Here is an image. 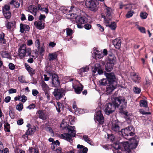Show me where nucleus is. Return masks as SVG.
Returning a JSON list of instances; mask_svg holds the SVG:
<instances>
[{"mask_svg":"<svg viewBox=\"0 0 153 153\" xmlns=\"http://www.w3.org/2000/svg\"><path fill=\"white\" fill-rule=\"evenodd\" d=\"M3 13L4 16L6 19H9L10 18L11 14L10 12H5L3 11Z\"/></svg>","mask_w":153,"mask_h":153,"instance_id":"42","label":"nucleus"},{"mask_svg":"<svg viewBox=\"0 0 153 153\" xmlns=\"http://www.w3.org/2000/svg\"><path fill=\"white\" fill-rule=\"evenodd\" d=\"M22 4V0H12L10 3L11 5H13L16 8H18L20 6V4Z\"/></svg>","mask_w":153,"mask_h":153,"instance_id":"19","label":"nucleus"},{"mask_svg":"<svg viewBox=\"0 0 153 153\" xmlns=\"http://www.w3.org/2000/svg\"><path fill=\"white\" fill-rule=\"evenodd\" d=\"M29 153H39L38 150L32 148H29Z\"/></svg>","mask_w":153,"mask_h":153,"instance_id":"45","label":"nucleus"},{"mask_svg":"<svg viewBox=\"0 0 153 153\" xmlns=\"http://www.w3.org/2000/svg\"><path fill=\"white\" fill-rule=\"evenodd\" d=\"M68 10L66 7L65 6H62L59 9V11H58V15L59 14V18H62V16L63 14H65L67 12Z\"/></svg>","mask_w":153,"mask_h":153,"instance_id":"18","label":"nucleus"},{"mask_svg":"<svg viewBox=\"0 0 153 153\" xmlns=\"http://www.w3.org/2000/svg\"><path fill=\"white\" fill-rule=\"evenodd\" d=\"M10 10V6L8 5H5L4 6L3 8V11L5 12H9L8 11Z\"/></svg>","mask_w":153,"mask_h":153,"instance_id":"54","label":"nucleus"},{"mask_svg":"<svg viewBox=\"0 0 153 153\" xmlns=\"http://www.w3.org/2000/svg\"><path fill=\"white\" fill-rule=\"evenodd\" d=\"M106 26L109 27L112 30H115L117 27L116 23L114 22H111L110 24L106 25Z\"/></svg>","mask_w":153,"mask_h":153,"instance_id":"33","label":"nucleus"},{"mask_svg":"<svg viewBox=\"0 0 153 153\" xmlns=\"http://www.w3.org/2000/svg\"><path fill=\"white\" fill-rule=\"evenodd\" d=\"M94 119L98 121L99 124H102L104 122V117L101 110L97 111L95 113Z\"/></svg>","mask_w":153,"mask_h":153,"instance_id":"11","label":"nucleus"},{"mask_svg":"<svg viewBox=\"0 0 153 153\" xmlns=\"http://www.w3.org/2000/svg\"><path fill=\"white\" fill-rule=\"evenodd\" d=\"M69 121L70 122V124L71 125H73L74 124V120L73 119L72 117L71 116H69Z\"/></svg>","mask_w":153,"mask_h":153,"instance_id":"62","label":"nucleus"},{"mask_svg":"<svg viewBox=\"0 0 153 153\" xmlns=\"http://www.w3.org/2000/svg\"><path fill=\"white\" fill-rule=\"evenodd\" d=\"M35 45L37 47L38 49L40 48V42H39V39H37L36 40L35 42Z\"/></svg>","mask_w":153,"mask_h":153,"instance_id":"53","label":"nucleus"},{"mask_svg":"<svg viewBox=\"0 0 153 153\" xmlns=\"http://www.w3.org/2000/svg\"><path fill=\"white\" fill-rule=\"evenodd\" d=\"M133 90L134 92L137 94H140L141 91V89L137 87H134Z\"/></svg>","mask_w":153,"mask_h":153,"instance_id":"46","label":"nucleus"},{"mask_svg":"<svg viewBox=\"0 0 153 153\" xmlns=\"http://www.w3.org/2000/svg\"><path fill=\"white\" fill-rule=\"evenodd\" d=\"M42 4H38L37 7V8L38 10H39L43 12H45L46 13H48V9L46 7H44Z\"/></svg>","mask_w":153,"mask_h":153,"instance_id":"28","label":"nucleus"},{"mask_svg":"<svg viewBox=\"0 0 153 153\" xmlns=\"http://www.w3.org/2000/svg\"><path fill=\"white\" fill-rule=\"evenodd\" d=\"M138 143V140L134 138L130 143L128 142H122L121 144L126 152L131 153V150L135 149L137 146Z\"/></svg>","mask_w":153,"mask_h":153,"instance_id":"2","label":"nucleus"},{"mask_svg":"<svg viewBox=\"0 0 153 153\" xmlns=\"http://www.w3.org/2000/svg\"><path fill=\"white\" fill-rule=\"evenodd\" d=\"M58 84H59V86H58V88L60 84V82L59 80V77H58ZM65 91L64 89L62 88H60L59 89L58 88V99H60L63 96H64L65 94Z\"/></svg>","mask_w":153,"mask_h":153,"instance_id":"17","label":"nucleus"},{"mask_svg":"<svg viewBox=\"0 0 153 153\" xmlns=\"http://www.w3.org/2000/svg\"><path fill=\"white\" fill-rule=\"evenodd\" d=\"M134 128L132 126H131L125 128L121 130L120 132V134H121L124 138L128 139L129 136H132L134 134Z\"/></svg>","mask_w":153,"mask_h":153,"instance_id":"5","label":"nucleus"},{"mask_svg":"<svg viewBox=\"0 0 153 153\" xmlns=\"http://www.w3.org/2000/svg\"><path fill=\"white\" fill-rule=\"evenodd\" d=\"M23 104L19 103L16 106V109L18 111H22L23 109Z\"/></svg>","mask_w":153,"mask_h":153,"instance_id":"51","label":"nucleus"},{"mask_svg":"<svg viewBox=\"0 0 153 153\" xmlns=\"http://www.w3.org/2000/svg\"><path fill=\"white\" fill-rule=\"evenodd\" d=\"M105 108L104 111L105 114L109 115L115 111L116 107L113 102H112L108 103L105 105Z\"/></svg>","mask_w":153,"mask_h":153,"instance_id":"8","label":"nucleus"},{"mask_svg":"<svg viewBox=\"0 0 153 153\" xmlns=\"http://www.w3.org/2000/svg\"><path fill=\"white\" fill-rule=\"evenodd\" d=\"M76 20L77 27L79 28H82L83 27L82 25L88 22V19L85 16H77L76 18Z\"/></svg>","mask_w":153,"mask_h":153,"instance_id":"9","label":"nucleus"},{"mask_svg":"<svg viewBox=\"0 0 153 153\" xmlns=\"http://www.w3.org/2000/svg\"><path fill=\"white\" fill-rule=\"evenodd\" d=\"M113 102L116 107L118 108L120 110L123 111L124 109L126 108L127 100L123 96H119L115 97Z\"/></svg>","mask_w":153,"mask_h":153,"instance_id":"3","label":"nucleus"},{"mask_svg":"<svg viewBox=\"0 0 153 153\" xmlns=\"http://www.w3.org/2000/svg\"><path fill=\"white\" fill-rule=\"evenodd\" d=\"M36 128L34 127L29 128L26 131V134H27L31 135L35 131Z\"/></svg>","mask_w":153,"mask_h":153,"instance_id":"40","label":"nucleus"},{"mask_svg":"<svg viewBox=\"0 0 153 153\" xmlns=\"http://www.w3.org/2000/svg\"><path fill=\"white\" fill-rule=\"evenodd\" d=\"M134 11V10H130L128 12L126 15V16L127 18H129L132 16Z\"/></svg>","mask_w":153,"mask_h":153,"instance_id":"48","label":"nucleus"},{"mask_svg":"<svg viewBox=\"0 0 153 153\" xmlns=\"http://www.w3.org/2000/svg\"><path fill=\"white\" fill-rule=\"evenodd\" d=\"M7 23L5 24L6 27L8 30H11V28L15 27L16 22L14 21L8 22L7 21Z\"/></svg>","mask_w":153,"mask_h":153,"instance_id":"24","label":"nucleus"},{"mask_svg":"<svg viewBox=\"0 0 153 153\" xmlns=\"http://www.w3.org/2000/svg\"><path fill=\"white\" fill-rule=\"evenodd\" d=\"M106 8L105 9V12L106 13V16L107 17H111V9L109 7H108L105 5Z\"/></svg>","mask_w":153,"mask_h":153,"instance_id":"30","label":"nucleus"},{"mask_svg":"<svg viewBox=\"0 0 153 153\" xmlns=\"http://www.w3.org/2000/svg\"><path fill=\"white\" fill-rule=\"evenodd\" d=\"M18 79L19 81L21 83H23L24 82H26L25 81V78L22 76H20L18 77Z\"/></svg>","mask_w":153,"mask_h":153,"instance_id":"55","label":"nucleus"},{"mask_svg":"<svg viewBox=\"0 0 153 153\" xmlns=\"http://www.w3.org/2000/svg\"><path fill=\"white\" fill-rule=\"evenodd\" d=\"M66 34L67 36L70 37V39L72 38V36L73 33V30L71 28L68 27L66 29Z\"/></svg>","mask_w":153,"mask_h":153,"instance_id":"31","label":"nucleus"},{"mask_svg":"<svg viewBox=\"0 0 153 153\" xmlns=\"http://www.w3.org/2000/svg\"><path fill=\"white\" fill-rule=\"evenodd\" d=\"M73 88L75 92L77 94H80L83 90V86L81 85V87L77 85H73Z\"/></svg>","mask_w":153,"mask_h":153,"instance_id":"21","label":"nucleus"},{"mask_svg":"<svg viewBox=\"0 0 153 153\" xmlns=\"http://www.w3.org/2000/svg\"><path fill=\"white\" fill-rule=\"evenodd\" d=\"M33 95L34 96H36L39 93L38 91L36 89H33L32 91Z\"/></svg>","mask_w":153,"mask_h":153,"instance_id":"63","label":"nucleus"},{"mask_svg":"<svg viewBox=\"0 0 153 153\" xmlns=\"http://www.w3.org/2000/svg\"><path fill=\"white\" fill-rule=\"evenodd\" d=\"M37 113L39 118L43 120H45L46 119V115L43 111L39 110L37 111Z\"/></svg>","mask_w":153,"mask_h":153,"instance_id":"23","label":"nucleus"},{"mask_svg":"<svg viewBox=\"0 0 153 153\" xmlns=\"http://www.w3.org/2000/svg\"><path fill=\"white\" fill-rule=\"evenodd\" d=\"M25 66L26 70L31 76H33L35 73V70L31 68L28 64L25 63Z\"/></svg>","mask_w":153,"mask_h":153,"instance_id":"20","label":"nucleus"},{"mask_svg":"<svg viewBox=\"0 0 153 153\" xmlns=\"http://www.w3.org/2000/svg\"><path fill=\"white\" fill-rule=\"evenodd\" d=\"M119 124V122L118 121L115 120L113 121L112 123L111 129L113 132L114 131L116 133H118L120 134V129Z\"/></svg>","mask_w":153,"mask_h":153,"instance_id":"12","label":"nucleus"},{"mask_svg":"<svg viewBox=\"0 0 153 153\" xmlns=\"http://www.w3.org/2000/svg\"><path fill=\"white\" fill-rule=\"evenodd\" d=\"M83 138L84 140L88 144L91 145L93 143V141L88 136L84 135L83 136Z\"/></svg>","mask_w":153,"mask_h":153,"instance_id":"34","label":"nucleus"},{"mask_svg":"<svg viewBox=\"0 0 153 153\" xmlns=\"http://www.w3.org/2000/svg\"><path fill=\"white\" fill-rule=\"evenodd\" d=\"M109 84L107 85L106 87V91L108 93L110 94L116 88L117 83L114 85V83H108Z\"/></svg>","mask_w":153,"mask_h":153,"instance_id":"15","label":"nucleus"},{"mask_svg":"<svg viewBox=\"0 0 153 153\" xmlns=\"http://www.w3.org/2000/svg\"><path fill=\"white\" fill-rule=\"evenodd\" d=\"M104 75L106 77L108 83H114V85H115V84L117 83V82L115 80L116 78L115 75L113 72L108 73L104 71Z\"/></svg>","mask_w":153,"mask_h":153,"instance_id":"10","label":"nucleus"},{"mask_svg":"<svg viewBox=\"0 0 153 153\" xmlns=\"http://www.w3.org/2000/svg\"><path fill=\"white\" fill-rule=\"evenodd\" d=\"M95 57L101 59L104 56L101 52L97 50L95 53Z\"/></svg>","mask_w":153,"mask_h":153,"instance_id":"36","label":"nucleus"},{"mask_svg":"<svg viewBox=\"0 0 153 153\" xmlns=\"http://www.w3.org/2000/svg\"><path fill=\"white\" fill-rule=\"evenodd\" d=\"M60 127L63 129L66 128V130L68 131V133H65L61 135L58 134V137L70 142H72L73 138L76 136V132L75 127L68 125L67 122H65L64 120H62L60 124Z\"/></svg>","mask_w":153,"mask_h":153,"instance_id":"1","label":"nucleus"},{"mask_svg":"<svg viewBox=\"0 0 153 153\" xmlns=\"http://www.w3.org/2000/svg\"><path fill=\"white\" fill-rule=\"evenodd\" d=\"M113 43L115 48L118 49H120L121 46V41L120 40L115 39L113 41Z\"/></svg>","mask_w":153,"mask_h":153,"instance_id":"26","label":"nucleus"},{"mask_svg":"<svg viewBox=\"0 0 153 153\" xmlns=\"http://www.w3.org/2000/svg\"><path fill=\"white\" fill-rule=\"evenodd\" d=\"M140 112L143 114H150L151 113L150 112H145L143 109H140Z\"/></svg>","mask_w":153,"mask_h":153,"instance_id":"58","label":"nucleus"},{"mask_svg":"<svg viewBox=\"0 0 153 153\" xmlns=\"http://www.w3.org/2000/svg\"><path fill=\"white\" fill-rule=\"evenodd\" d=\"M138 30L142 33H146V29L145 27H138Z\"/></svg>","mask_w":153,"mask_h":153,"instance_id":"57","label":"nucleus"},{"mask_svg":"<svg viewBox=\"0 0 153 153\" xmlns=\"http://www.w3.org/2000/svg\"><path fill=\"white\" fill-rule=\"evenodd\" d=\"M42 86L43 90L44 91H46L48 89V85L44 81L42 83Z\"/></svg>","mask_w":153,"mask_h":153,"instance_id":"44","label":"nucleus"},{"mask_svg":"<svg viewBox=\"0 0 153 153\" xmlns=\"http://www.w3.org/2000/svg\"><path fill=\"white\" fill-rule=\"evenodd\" d=\"M64 108V106L63 104L59 102H58V113L61 112V114L63 113L61 111H62Z\"/></svg>","mask_w":153,"mask_h":153,"instance_id":"38","label":"nucleus"},{"mask_svg":"<svg viewBox=\"0 0 153 153\" xmlns=\"http://www.w3.org/2000/svg\"><path fill=\"white\" fill-rule=\"evenodd\" d=\"M34 24L37 28L39 29H42L44 28V23L42 21L35 22Z\"/></svg>","mask_w":153,"mask_h":153,"instance_id":"25","label":"nucleus"},{"mask_svg":"<svg viewBox=\"0 0 153 153\" xmlns=\"http://www.w3.org/2000/svg\"><path fill=\"white\" fill-rule=\"evenodd\" d=\"M147 16L148 14L146 12H141L140 13V16L142 19H146L147 18Z\"/></svg>","mask_w":153,"mask_h":153,"instance_id":"50","label":"nucleus"},{"mask_svg":"<svg viewBox=\"0 0 153 153\" xmlns=\"http://www.w3.org/2000/svg\"><path fill=\"white\" fill-rule=\"evenodd\" d=\"M27 11L31 13L34 16H36L37 11V7L34 5H31L27 7Z\"/></svg>","mask_w":153,"mask_h":153,"instance_id":"16","label":"nucleus"},{"mask_svg":"<svg viewBox=\"0 0 153 153\" xmlns=\"http://www.w3.org/2000/svg\"><path fill=\"white\" fill-rule=\"evenodd\" d=\"M97 1V0H86L85 1V5L89 10L95 12L98 9L96 4Z\"/></svg>","mask_w":153,"mask_h":153,"instance_id":"7","label":"nucleus"},{"mask_svg":"<svg viewBox=\"0 0 153 153\" xmlns=\"http://www.w3.org/2000/svg\"><path fill=\"white\" fill-rule=\"evenodd\" d=\"M114 149H115V150H119V149H123L122 148L121 146L119 144L116 143L114 144V146H113Z\"/></svg>","mask_w":153,"mask_h":153,"instance_id":"49","label":"nucleus"},{"mask_svg":"<svg viewBox=\"0 0 153 153\" xmlns=\"http://www.w3.org/2000/svg\"><path fill=\"white\" fill-rule=\"evenodd\" d=\"M52 86L57 87V75L54 74L52 75Z\"/></svg>","mask_w":153,"mask_h":153,"instance_id":"22","label":"nucleus"},{"mask_svg":"<svg viewBox=\"0 0 153 153\" xmlns=\"http://www.w3.org/2000/svg\"><path fill=\"white\" fill-rule=\"evenodd\" d=\"M108 138L109 139L111 142H113L115 139V137L114 135L112 134H107Z\"/></svg>","mask_w":153,"mask_h":153,"instance_id":"47","label":"nucleus"},{"mask_svg":"<svg viewBox=\"0 0 153 153\" xmlns=\"http://www.w3.org/2000/svg\"><path fill=\"white\" fill-rule=\"evenodd\" d=\"M132 80L136 83H139L140 82L141 77L139 74H137L135 72L131 73L130 74Z\"/></svg>","mask_w":153,"mask_h":153,"instance_id":"14","label":"nucleus"},{"mask_svg":"<svg viewBox=\"0 0 153 153\" xmlns=\"http://www.w3.org/2000/svg\"><path fill=\"white\" fill-rule=\"evenodd\" d=\"M1 55L3 58H7L9 59L11 58L10 54L6 51H1Z\"/></svg>","mask_w":153,"mask_h":153,"instance_id":"29","label":"nucleus"},{"mask_svg":"<svg viewBox=\"0 0 153 153\" xmlns=\"http://www.w3.org/2000/svg\"><path fill=\"white\" fill-rule=\"evenodd\" d=\"M111 17H107L104 20V23L106 24V25L109 24V21L111 20Z\"/></svg>","mask_w":153,"mask_h":153,"instance_id":"52","label":"nucleus"},{"mask_svg":"<svg viewBox=\"0 0 153 153\" xmlns=\"http://www.w3.org/2000/svg\"><path fill=\"white\" fill-rule=\"evenodd\" d=\"M92 70L94 73H95L97 72V74L99 75L102 74L104 73L102 69L101 65L98 63L95 64L94 67L92 68Z\"/></svg>","mask_w":153,"mask_h":153,"instance_id":"13","label":"nucleus"},{"mask_svg":"<svg viewBox=\"0 0 153 153\" xmlns=\"http://www.w3.org/2000/svg\"><path fill=\"white\" fill-rule=\"evenodd\" d=\"M99 82L101 85L103 86H105L108 84L107 79H102L99 81Z\"/></svg>","mask_w":153,"mask_h":153,"instance_id":"43","label":"nucleus"},{"mask_svg":"<svg viewBox=\"0 0 153 153\" xmlns=\"http://www.w3.org/2000/svg\"><path fill=\"white\" fill-rule=\"evenodd\" d=\"M21 96V100L20 99V101H22L23 102H25L27 100V97L25 95H23Z\"/></svg>","mask_w":153,"mask_h":153,"instance_id":"60","label":"nucleus"},{"mask_svg":"<svg viewBox=\"0 0 153 153\" xmlns=\"http://www.w3.org/2000/svg\"><path fill=\"white\" fill-rule=\"evenodd\" d=\"M89 70V67L88 66H86L85 67H84L83 68H82L79 70V74H80L81 75H82V73L83 72H85L88 71Z\"/></svg>","mask_w":153,"mask_h":153,"instance_id":"37","label":"nucleus"},{"mask_svg":"<svg viewBox=\"0 0 153 153\" xmlns=\"http://www.w3.org/2000/svg\"><path fill=\"white\" fill-rule=\"evenodd\" d=\"M20 31L21 33H23L25 30H29V27L28 25L23 24H20Z\"/></svg>","mask_w":153,"mask_h":153,"instance_id":"27","label":"nucleus"},{"mask_svg":"<svg viewBox=\"0 0 153 153\" xmlns=\"http://www.w3.org/2000/svg\"><path fill=\"white\" fill-rule=\"evenodd\" d=\"M140 105L141 107H144L145 108L148 107L147 102L146 100H141L140 102Z\"/></svg>","mask_w":153,"mask_h":153,"instance_id":"35","label":"nucleus"},{"mask_svg":"<svg viewBox=\"0 0 153 153\" xmlns=\"http://www.w3.org/2000/svg\"><path fill=\"white\" fill-rule=\"evenodd\" d=\"M19 54V56L23 57L25 56H30L31 55V51L30 48H26L25 44H22L18 50Z\"/></svg>","mask_w":153,"mask_h":153,"instance_id":"6","label":"nucleus"},{"mask_svg":"<svg viewBox=\"0 0 153 153\" xmlns=\"http://www.w3.org/2000/svg\"><path fill=\"white\" fill-rule=\"evenodd\" d=\"M84 27L85 29L88 30L91 29V25L90 24L87 23L84 25Z\"/></svg>","mask_w":153,"mask_h":153,"instance_id":"56","label":"nucleus"},{"mask_svg":"<svg viewBox=\"0 0 153 153\" xmlns=\"http://www.w3.org/2000/svg\"><path fill=\"white\" fill-rule=\"evenodd\" d=\"M57 57V54L56 53H50L49 55V59L50 61L55 59Z\"/></svg>","mask_w":153,"mask_h":153,"instance_id":"32","label":"nucleus"},{"mask_svg":"<svg viewBox=\"0 0 153 153\" xmlns=\"http://www.w3.org/2000/svg\"><path fill=\"white\" fill-rule=\"evenodd\" d=\"M9 67L10 69L11 70H13L15 69V65L11 63H10L9 64Z\"/></svg>","mask_w":153,"mask_h":153,"instance_id":"61","label":"nucleus"},{"mask_svg":"<svg viewBox=\"0 0 153 153\" xmlns=\"http://www.w3.org/2000/svg\"><path fill=\"white\" fill-rule=\"evenodd\" d=\"M97 26L99 28L100 31L101 32H103L104 31V28L103 27L101 26L100 24H97Z\"/></svg>","mask_w":153,"mask_h":153,"instance_id":"64","label":"nucleus"},{"mask_svg":"<svg viewBox=\"0 0 153 153\" xmlns=\"http://www.w3.org/2000/svg\"><path fill=\"white\" fill-rule=\"evenodd\" d=\"M88 151V149L87 147H84L82 150H81L79 152V153H87Z\"/></svg>","mask_w":153,"mask_h":153,"instance_id":"59","label":"nucleus"},{"mask_svg":"<svg viewBox=\"0 0 153 153\" xmlns=\"http://www.w3.org/2000/svg\"><path fill=\"white\" fill-rule=\"evenodd\" d=\"M57 140H56L55 141H54L52 143H51V148L53 150L55 151H57Z\"/></svg>","mask_w":153,"mask_h":153,"instance_id":"39","label":"nucleus"},{"mask_svg":"<svg viewBox=\"0 0 153 153\" xmlns=\"http://www.w3.org/2000/svg\"><path fill=\"white\" fill-rule=\"evenodd\" d=\"M116 58L112 54H109L106 64L105 65V70L107 72H110L113 69L114 65L116 63Z\"/></svg>","mask_w":153,"mask_h":153,"instance_id":"4","label":"nucleus"},{"mask_svg":"<svg viewBox=\"0 0 153 153\" xmlns=\"http://www.w3.org/2000/svg\"><path fill=\"white\" fill-rule=\"evenodd\" d=\"M4 130L7 132H9L10 131V124L8 123H5L4 122Z\"/></svg>","mask_w":153,"mask_h":153,"instance_id":"41","label":"nucleus"}]
</instances>
